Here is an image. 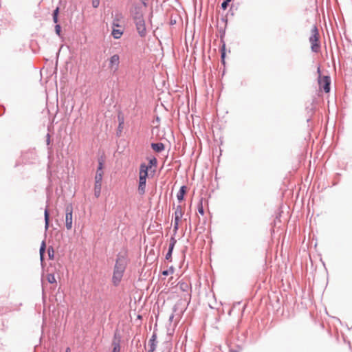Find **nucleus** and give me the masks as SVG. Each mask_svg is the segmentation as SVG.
<instances>
[{"label": "nucleus", "instance_id": "5", "mask_svg": "<svg viewBox=\"0 0 352 352\" xmlns=\"http://www.w3.org/2000/svg\"><path fill=\"white\" fill-rule=\"evenodd\" d=\"M136 28V30L141 38H144L147 34L146 22L144 19H139L133 21Z\"/></svg>", "mask_w": 352, "mask_h": 352}, {"label": "nucleus", "instance_id": "35", "mask_svg": "<svg viewBox=\"0 0 352 352\" xmlns=\"http://www.w3.org/2000/svg\"><path fill=\"white\" fill-rule=\"evenodd\" d=\"M232 0H223L221 4V8L223 10H226L228 7L230 5V3L232 1Z\"/></svg>", "mask_w": 352, "mask_h": 352}, {"label": "nucleus", "instance_id": "7", "mask_svg": "<svg viewBox=\"0 0 352 352\" xmlns=\"http://www.w3.org/2000/svg\"><path fill=\"white\" fill-rule=\"evenodd\" d=\"M155 169L151 170L147 166L146 164L142 162L140 165L139 168V176H143L144 177L149 178L153 177L155 175Z\"/></svg>", "mask_w": 352, "mask_h": 352}, {"label": "nucleus", "instance_id": "50", "mask_svg": "<svg viewBox=\"0 0 352 352\" xmlns=\"http://www.w3.org/2000/svg\"><path fill=\"white\" fill-rule=\"evenodd\" d=\"M6 112V108L4 105L0 104V116H2Z\"/></svg>", "mask_w": 352, "mask_h": 352}, {"label": "nucleus", "instance_id": "29", "mask_svg": "<svg viewBox=\"0 0 352 352\" xmlns=\"http://www.w3.org/2000/svg\"><path fill=\"white\" fill-rule=\"evenodd\" d=\"M47 280L50 284L56 283V279L55 278V275L53 272L48 273L47 275Z\"/></svg>", "mask_w": 352, "mask_h": 352}, {"label": "nucleus", "instance_id": "12", "mask_svg": "<svg viewBox=\"0 0 352 352\" xmlns=\"http://www.w3.org/2000/svg\"><path fill=\"white\" fill-rule=\"evenodd\" d=\"M23 160H25L26 163L34 164L36 160V155L34 151H28L23 154Z\"/></svg>", "mask_w": 352, "mask_h": 352}, {"label": "nucleus", "instance_id": "9", "mask_svg": "<svg viewBox=\"0 0 352 352\" xmlns=\"http://www.w3.org/2000/svg\"><path fill=\"white\" fill-rule=\"evenodd\" d=\"M315 102L316 98H313L312 102L306 106L305 110H306V118H307V122L309 123L311 122L312 117L314 114L315 110H316V106H315Z\"/></svg>", "mask_w": 352, "mask_h": 352}, {"label": "nucleus", "instance_id": "21", "mask_svg": "<svg viewBox=\"0 0 352 352\" xmlns=\"http://www.w3.org/2000/svg\"><path fill=\"white\" fill-rule=\"evenodd\" d=\"M220 53H221V63L223 65H226V46H220Z\"/></svg>", "mask_w": 352, "mask_h": 352}, {"label": "nucleus", "instance_id": "52", "mask_svg": "<svg viewBox=\"0 0 352 352\" xmlns=\"http://www.w3.org/2000/svg\"><path fill=\"white\" fill-rule=\"evenodd\" d=\"M241 336H242V337H243V338L241 339V340H242L243 342H245V340H246V338H247V336H248V331H245V332H243V333H242V335H241Z\"/></svg>", "mask_w": 352, "mask_h": 352}, {"label": "nucleus", "instance_id": "13", "mask_svg": "<svg viewBox=\"0 0 352 352\" xmlns=\"http://www.w3.org/2000/svg\"><path fill=\"white\" fill-rule=\"evenodd\" d=\"M187 193V186L186 185H182L179 189V191L177 193V199L178 202H182L185 199V195Z\"/></svg>", "mask_w": 352, "mask_h": 352}, {"label": "nucleus", "instance_id": "57", "mask_svg": "<svg viewBox=\"0 0 352 352\" xmlns=\"http://www.w3.org/2000/svg\"><path fill=\"white\" fill-rule=\"evenodd\" d=\"M237 347L239 349V350H236V349H230V352H239V351L242 350V347L240 346L239 345L237 346Z\"/></svg>", "mask_w": 352, "mask_h": 352}, {"label": "nucleus", "instance_id": "53", "mask_svg": "<svg viewBox=\"0 0 352 352\" xmlns=\"http://www.w3.org/2000/svg\"><path fill=\"white\" fill-rule=\"evenodd\" d=\"M176 23H177V21H176V19H173V18H171V19H170V21H169V24H170V25H175V24H176Z\"/></svg>", "mask_w": 352, "mask_h": 352}, {"label": "nucleus", "instance_id": "64", "mask_svg": "<svg viewBox=\"0 0 352 352\" xmlns=\"http://www.w3.org/2000/svg\"><path fill=\"white\" fill-rule=\"evenodd\" d=\"M189 226H190V229L191 228V223H190V219L189 220Z\"/></svg>", "mask_w": 352, "mask_h": 352}, {"label": "nucleus", "instance_id": "46", "mask_svg": "<svg viewBox=\"0 0 352 352\" xmlns=\"http://www.w3.org/2000/svg\"><path fill=\"white\" fill-rule=\"evenodd\" d=\"M100 194H101V189H96V188H94V196L96 197V198H98L100 196Z\"/></svg>", "mask_w": 352, "mask_h": 352}, {"label": "nucleus", "instance_id": "4", "mask_svg": "<svg viewBox=\"0 0 352 352\" xmlns=\"http://www.w3.org/2000/svg\"><path fill=\"white\" fill-rule=\"evenodd\" d=\"M73 223V206L72 204L65 206V227L67 230L72 228Z\"/></svg>", "mask_w": 352, "mask_h": 352}, {"label": "nucleus", "instance_id": "55", "mask_svg": "<svg viewBox=\"0 0 352 352\" xmlns=\"http://www.w3.org/2000/svg\"><path fill=\"white\" fill-rule=\"evenodd\" d=\"M221 21L225 23V25H227V24H228V17H227V15L222 16L221 17Z\"/></svg>", "mask_w": 352, "mask_h": 352}, {"label": "nucleus", "instance_id": "23", "mask_svg": "<svg viewBox=\"0 0 352 352\" xmlns=\"http://www.w3.org/2000/svg\"><path fill=\"white\" fill-rule=\"evenodd\" d=\"M54 32L55 34L63 41L64 39V36L62 32V26L60 24H56L54 25Z\"/></svg>", "mask_w": 352, "mask_h": 352}, {"label": "nucleus", "instance_id": "38", "mask_svg": "<svg viewBox=\"0 0 352 352\" xmlns=\"http://www.w3.org/2000/svg\"><path fill=\"white\" fill-rule=\"evenodd\" d=\"M123 128H124V126H119V125H118V127H117V129H116V135L117 137H120L121 136Z\"/></svg>", "mask_w": 352, "mask_h": 352}, {"label": "nucleus", "instance_id": "17", "mask_svg": "<svg viewBox=\"0 0 352 352\" xmlns=\"http://www.w3.org/2000/svg\"><path fill=\"white\" fill-rule=\"evenodd\" d=\"M146 160L148 161V164H146V166L152 170L155 169V168L157 166V160L155 156L151 157H147Z\"/></svg>", "mask_w": 352, "mask_h": 352}, {"label": "nucleus", "instance_id": "10", "mask_svg": "<svg viewBox=\"0 0 352 352\" xmlns=\"http://www.w3.org/2000/svg\"><path fill=\"white\" fill-rule=\"evenodd\" d=\"M148 349L146 352H154L156 350L157 345V334L156 332H153L151 337L148 340Z\"/></svg>", "mask_w": 352, "mask_h": 352}, {"label": "nucleus", "instance_id": "25", "mask_svg": "<svg viewBox=\"0 0 352 352\" xmlns=\"http://www.w3.org/2000/svg\"><path fill=\"white\" fill-rule=\"evenodd\" d=\"M105 162V155L102 154L98 158V168L104 169Z\"/></svg>", "mask_w": 352, "mask_h": 352}, {"label": "nucleus", "instance_id": "58", "mask_svg": "<svg viewBox=\"0 0 352 352\" xmlns=\"http://www.w3.org/2000/svg\"><path fill=\"white\" fill-rule=\"evenodd\" d=\"M164 344H165L166 347H169L170 346H171V343H170L169 342H164Z\"/></svg>", "mask_w": 352, "mask_h": 352}, {"label": "nucleus", "instance_id": "37", "mask_svg": "<svg viewBox=\"0 0 352 352\" xmlns=\"http://www.w3.org/2000/svg\"><path fill=\"white\" fill-rule=\"evenodd\" d=\"M248 80L247 79H241L239 82V85L240 87H246L248 86Z\"/></svg>", "mask_w": 352, "mask_h": 352}, {"label": "nucleus", "instance_id": "48", "mask_svg": "<svg viewBox=\"0 0 352 352\" xmlns=\"http://www.w3.org/2000/svg\"><path fill=\"white\" fill-rule=\"evenodd\" d=\"M94 188L101 189L102 188V182H94Z\"/></svg>", "mask_w": 352, "mask_h": 352}, {"label": "nucleus", "instance_id": "39", "mask_svg": "<svg viewBox=\"0 0 352 352\" xmlns=\"http://www.w3.org/2000/svg\"><path fill=\"white\" fill-rule=\"evenodd\" d=\"M60 10V6H56V8L52 11V16H59Z\"/></svg>", "mask_w": 352, "mask_h": 352}, {"label": "nucleus", "instance_id": "41", "mask_svg": "<svg viewBox=\"0 0 352 352\" xmlns=\"http://www.w3.org/2000/svg\"><path fill=\"white\" fill-rule=\"evenodd\" d=\"M45 254H40V261H41V265L42 269L44 268V266L45 265Z\"/></svg>", "mask_w": 352, "mask_h": 352}, {"label": "nucleus", "instance_id": "16", "mask_svg": "<svg viewBox=\"0 0 352 352\" xmlns=\"http://www.w3.org/2000/svg\"><path fill=\"white\" fill-rule=\"evenodd\" d=\"M111 35L115 39H119L124 34V30L120 28H111Z\"/></svg>", "mask_w": 352, "mask_h": 352}, {"label": "nucleus", "instance_id": "14", "mask_svg": "<svg viewBox=\"0 0 352 352\" xmlns=\"http://www.w3.org/2000/svg\"><path fill=\"white\" fill-rule=\"evenodd\" d=\"M151 148L156 153H160L165 150V144L162 142H152Z\"/></svg>", "mask_w": 352, "mask_h": 352}, {"label": "nucleus", "instance_id": "49", "mask_svg": "<svg viewBox=\"0 0 352 352\" xmlns=\"http://www.w3.org/2000/svg\"><path fill=\"white\" fill-rule=\"evenodd\" d=\"M52 16V21L55 25L59 24V16Z\"/></svg>", "mask_w": 352, "mask_h": 352}, {"label": "nucleus", "instance_id": "42", "mask_svg": "<svg viewBox=\"0 0 352 352\" xmlns=\"http://www.w3.org/2000/svg\"><path fill=\"white\" fill-rule=\"evenodd\" d=\"M0 322H1L0 329L3 331L6 328L8 327L7 325L6 324V322L7 323L8 322L5 321L4 319H3V318L0 319Z\"/></svg>", "mask_w": 352, "mask_h": 352}, {"label": "nucleus", "instance_id": "40", "mask_svg": "<svg viewBox=\"0 0 352 352\" xmlns=\"http://www.w3.org/2000/svg\"><path fill=\"white\" fill-rule=\"evenodd\" d=\"M177 307L176 305H175L173 307V312L170 314V316H169V318H168V322H173L174 316H175L174 313L177 311Z\"/></svg>", "mask_w": 352, "mask_h": 352}, {"label": "nucleus", "instance_id": "62", "mask_svg": "<svg viewBox=\"0 0 352 352\" xmlns=\"http://www.w3.org/2000/svg\"><path fill=\"white\" fill-rule=\"evenodd\" d=\"M337 184H338V182H333V186H336Z\"/></svg>", "mask_w": 352, "mask_h": 352}, {"label": "nucleus", "instance_id": "6", "mask_svg": "<svg viewBox=\"0 0 352 352\" xmlns=\"http://www.w3.org/2000/svg\"><path fill=\"white\" fill-rule=\"evenodd\" d=\"M130 12L133 21L144 19L142 7L139 4H134L132 9L130 10Z\"/></svg>", "mask_w": 352, "mask_h": 352}, {"label": "nucleus", "instance_id": "56", "mask_svg": "<svg viewBox=\"0 0 352 352\" xmlns=\"http://www.w3.org/2000/svg\"><path fill=\"white\" fill-rule=\"evenodd\" d=\"M96 174L104 175L103 169L97 168Z\"/></svg>", "mask_w": 352, "mask_h": 352}, {"label": "nucleus", "instance_id": "32", "mask_svg": "<svg viewBox=\"0 0 352 352\" xmlns=\"http://www.w3.org/2000/svg\"><path fill=\"white\" fill-rule=\"evenodd\" d=\"M181 220L179 219H175L174 224H173V234L172 236H174L175 237V235L179 230V224Z\"/></svg>", "mask_w": 352, "mask_h": 352}, {"label": "nucleus", "instance_id": "54", "mask_svg": "<svg viewBox=\"0 0 352 352\" xmlns=\"http://www.w3.org/2000/svg\"><path fill=\"white\" fill-rule=\"evenodd\" d=\"M142 3V5L146 8L148 6V0H140Z\"/></svg>", "mask_w": 352, "mask_h": 352}, {"label": "nucleus", "instance_id": "24", "mask_svg": "<svg viewBox=\"0 0 352 352\" xmlns=\"http://www.w3.org/2000/svg\"><path fill=\"white\" fill-rule=\"evenodd\" d=\"M203 197H201L199 200V202L197 204V210L199 214L201 216H204L205 214L204 206H203Z\"/></svg>", "mask_w": 352, "mask_h": 352}, {"label": "nucleus", "instance_id": "51", "mask_svg": "<svg viewBox=\"0 0 352 352\" xmlns=\"http://www.w3.org/2000/svg\"><path fill=\"white\" fill-rule=\"evenodd\" d=\"M233 8H234V5L232 4L229 10L228 11V13L226 15H228V14L234 15Z\"/></svg>", "mask_w": 352, "mask_h": 352}, {"label": "nucleus", "instance_id": "27", "mask_svg": "<svg viewBox=\"0 0 352 352\" xmlns=\"http://www.w3.org/2000/svg\"><path fill=\"white\" fill-rule=\"evenodd\" d=\"M177 285L179 286L180 290L182 292H187L189 288V285L183 280L179 281L177 283Z\"/></svg>", "mask_w": 352, "mask_h": 352}, {"label": "nucleus", "instance_id": "44", "mask_svg": "<svg viewBox=\"0 0 352 352\" xmlns=\"http://www.w3.org/2000/svg\"><path fill=\"white\" fill-rule=\"evenodd\" d=\"M104 175L96 174L94 180L95 182H102Z\"/></svg>", "mask_w": 352, "mask_h": 352}, {"label": "nucleus", "instance_id": "15", "mask_svg": "<svg viewBox=\"0 0 352 352\" xmlns=\"http://www.w3.org/2000/svg\"><path fill=\"white\" fill-rule=\"evenodd\" d=\"M45 231L48 230L50 225V217L48 206H47L44 211Z\"/></svg>", "mask_w": 352, "mask_h": 352}, {"label": "nucleus", "instance_id": "30", "mask_svg": "<svg viewBox=\"0 0 352 352\" xmlns=\"http://www.w3.org/2000/svg\"><path fill=\"white\" fill-rule=\"evenodd\" d=\"M175 272V268L173 265L170 266L168 269L163 270L162 272V274L167 276L168 275L173 274Z\"/></svg>", "mask_w": 352, "mask_h": 352}, {"label": "nucleus", "instance_id": "34", "mask_svg": "<svg viewBox=\"0 0 352 352\" xmlns=\"http://www.w3.org/2000/svg\"><path fill=\"white\" fill-rule=\"evenodd\" d=\"M112 350L111 352H120L121 345L120 344L117 343H111Z\"/></svg>", "mask_w": 352, "mask_h": 352}, {"label": "nucleus", "instance_id": "31", "mask_svg": "<svg viewBox=\"0 0 352 352\" xmlns=\"http://www.w3.org/2000/svg\"><path fill=\"white\" fill-rule=\"evenodd\" d=\"M48 259L54 260V249L52 246H49L47 250Z\"/></svg>", "mask_w": 352, "mask_h": 352}, {"label": "nucleus", "instance_id": "8", "mask_svg": "<svg viewBox=\"0 0 352 352\" xmlns=\"http://www.w3.org/2000/svg\"><path fill=\"white\" fill-rule=\"evenodd\" d=\"M120 65V56L117 54L112 55L109 59L108 67L116 73L118 71Z\"/></svg>", "mask_w": 352, "mask_h": 352}, {"label": "nucleus", "instance_id": "19", "mask_svg": "<svg viewBox=\"0 0 352 352\" xmlns=\"http://www.w3.org/2000/svg\"><path fill=\"white\" fill-rule=\"evenodd\" d=\"M121 342H122V336H121L120 330L118 328H116L113 333V337L111 343L118 342V344H121Z\"/></svg>", "mask_w": 352, "mask_h": 352}, {"label": "nucleus", "instance_id": "28", "mask_svg": "<svg viewBox=\"0 0 352 352\" xmlns=\"http://www.w3.org/2000/svg\"><path fill=\"white\" fill-rule=\"evenodd\" d=\"M176 243H177V240H176L175 237H174V236H171L170 239V243L168 245V250L173 252Z\"/></svg>", "mask_w": 352, "mask_h": 352}, {"label": "nucleus", "instance_id": "45", "mask_svg": "<svg viewBox=\"0 0 352 352\" xmlns=\"http://www.w3.org/2000/svg\"><path fill=\"white\" fill-rule=\"evenodd\" d=\"M91 4L94 8H97L100 5V0H92Z\"/></svg>", "mask_w": 352, "mask_h": 352}, {"label": "nucleus", "instance_id": "59", "mask_svg": "<svg viewBox=\"0 0 352 352\" xmlns=\"http://www.w3.org/2000/svg\"><path fill=\"white\" fill-rule=\"evenodd\" d=\"M157 324H155V325L154 326V328H153V332H156L157 333Z\"/></svg>", "mask_w": 352, "mask_h": 352}, {"label": "nucleus", "instance_id": "3", "mask_svg": "<svg viewBox=\"0 0 352 352\" xmlns=\"http://www.w3.org/2000/svg\"><path fill=\"white\" fill-rule=\"evenodd\" d=\"M317 72L318 73V86L320 90L323 91L324 93H329L331 90V78L329 76L321 75V71L320 66L318 67Z\"/></svg>", "mask_w": 352, "mask_h": 352}, {"label": "nucleus", "instance_id": "36", "mask_svg": "<svg viewBox=\"0 0 352 352\" xmlns=\"http://www.w3.org/2000/svg\"><path fill=\"white\" fill-rule=\"evenodd\" d=\"M173 252H171V251H168L167 250V252L166 254V256H165V259L168 261V262H172V255H173Z\"/></svg>", "mask_w": 352, "mask_h": 352}, {"label": "nucleus", "instance_id": "61", "mask_svg": "<svg viewBox=\"0 0 352 352\" xmlns=\"http://www.w3.org/2000/svg\"><path fill=\"white\" fill-rule=\"evenodd\" d=\"M340 175H340V173H337L336 176L337 177H339Z\"/></svg>", "mask_w": 352, "mask_h": 352}, {"label": "nucleus", "instance_id": "26", "mask_svg": "<svg viewBox=\"0 0 352 352\" xmlns=\"http://www.w3.org/2000/svg\"><path fill=\"white\" fill-rule=\"evenodd\" d=\"M118 121L119 126H124V116L121 110L118 111Z\"/></svg>", "mask_w": 352, "mask_h": 352}, {"label": "nucleus", "instance_id": "47", "mask_svg": "<svg viewBox=\"0 0 352 352\" xmlns=\"http://www.w3.org/2000/svg\"><path fill=\"white\" fill-rule=\"evenodd\" d=\"M50 143H51V137H50V133H47L46 135V144L48 146V148H50L49 146L50 145Z\"/></svg>", "mask_w": 352, "mask_h": 352}, {"label": "nucleus", "instance_id": "2", "mask_svg": "<svg viewBox=\"0 0 352 352\" xmlns=\"http://www.w3.org/2000/svg\"><path fill=\"white\" fill-rule=\"evenodd\" d=\"M309 42L311 43V52L318 53L320 50L321 45L319 40L318 29L316 25H314L311 29V34L309 37Z\"/></svg>", "mask_w": 352, "mask_h": 352}, {"label": "nucleus", "instance_id": "33", "mask_svg": "<svg viewBox=\"0 0 352 352\" xmlns=\"http://www.w3.org/2000/svg\"><path fill=\"white\" fill-rule=\"evenodd\" d=\"M46 243H45V240H43L41 243V245H40V249H39V254H45L46 252Z\"/></svg>", "mask_w": 352, "mask_h": 352}, {"label": "nucleus", "instance_id": "60", "mask_svg": "<svg viewBox=\"0 0 352 352\" xmlns=\"http://www.w3.org/2000/svg\"><path fill=\"white\" fill-rule=\"evenodd\" d=\"M65 352H71V349L69 347H67L65 349Z\"/></svg>", "mask_w": 352, "mask_h": 352}, {"label": "nucleus", "instance_id": "20", "mask_svg": "<svg viewBox=\"0 0 352 352\" xmlns=\"http://www.w3.org/2000/svg\"><path fill=\"white\" fill-rule=\"evenodd\" d=\"M122 17L121 13L116 14L113 19V21L111 23V28H121V25L120 24V20Z\"/></svg>", "mask_w": 352, "mask_h": 352}, {"label": "nucleus", "instance_id": "43", "mask_svg": "<svg viewBox=\"0 0 352 352\" xmlns=\"http://www.w3.org/2000/svg\"><path fill=\"white\" fill-rule=\"evenodd\" d=\"M9 311L8 307H0V316H2Z\"/></svg>", "mask_w": 352, "mask_h": 352}, {"label": "nucleus", "instance_id": "1", "mask_svg": "<svg viewBox=\"0 0 352 352\" xmlns=\"http://www.w3.org/2000/svg\"><path fill=\"white\" fill-rule=\"evenodd\" d=\"M128 264L127 257L126 254H122L119 252L116 255V259L113 270V275L111 282L115 287H118L124 274Z\"/></svg>", "mask_w": 352, "mask_h": 352}, {"label": "nucleus", "instance_id": "63", "mask_svg": "<svg viewBox=\"0 0 352 352\" xmlns=\"http://www.w3.org/2000/svg\"><path fill=\"white\" fill-rule=\"evenodd\" d=\"M153 16V12H151L149 17L151 18Z\"/></svg>", "mask_w": 352, "mask_h": 352}, {"label": "nucleus", "instance_id": "11", "mask_svg": "<svg viewBox=\"0 0 352 352\" xmlns=\"http://www.w3.org/2000/svg\"><path fill=\"white\" fill-rule=\"evenodd\" d=\"M146 179H147V177H144L143 176H139L138 191V193L141 195H143L145 193L146 186Z\"/></svg>", "mask_w": 352, "mask_h": 352}, {"label": "nucleus", "instance_id": "22", "mask_svg": "<svg viewBox=\"0 0 352 352\" xmlns=\"http://www.w3.org/2000/svg\"><path fill=\"white\" fill-rule=\"evenodd\" d=\"M183 215L184 212L182 211V206L180 205H178L175 212V219L182 220Z\"/></svg>", "mask_w": 352, "mask_h": 352}, {"label": "nucleus", "instance_id": "18", "mask_svg": "<svg viewBox=\"0 0 352 352\" xmlns=\"http://www.w3.org/2000/svg\"><path fill=\"white\" fill-rule=\"evenodd\" d=\"M226 28H227V26H226V25H225V26L223 28L221 27L219 29L221 46H224V45L226 46V42L224 40Z\"/></svg>", "mask_w": 352, "mask_h": 352}]
</instances>
